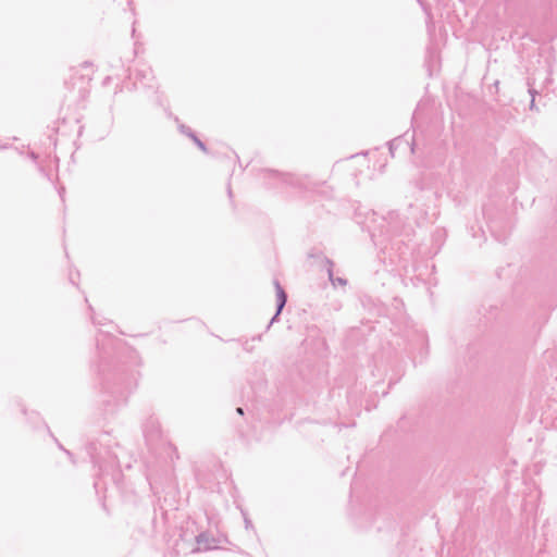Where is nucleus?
Here are the masks:
<instances>
[{"label":"nucleus","mask_w":557,"mask_h":557,"mask_svg":"<svg viewBox=\"0 0 557 557\" xmlns=\"http://www.w3.org/2000/svg\"><path fill=\"white\" fill-rule=\"evenodd\" d=\"M276 297H277V301H278V312H280L286 302V294L281 287H277Z\"/></svg>","instance_id":"nucleus-1"},{"label":"nucleus","mask_w":557,"mask_h":557,"mask_svg":"<svg viewBox=\"0 0 557 557\" xmlns=\"http://www.w3.org/2000/svg\"><path fill=\"white\" fill-rule=\"evenodd\" d=\"M237 412H238L239 414H243V409H242V408H238V409H237Z\"/></svg>","instance_id":"nucleus-2"}]
</instances>
